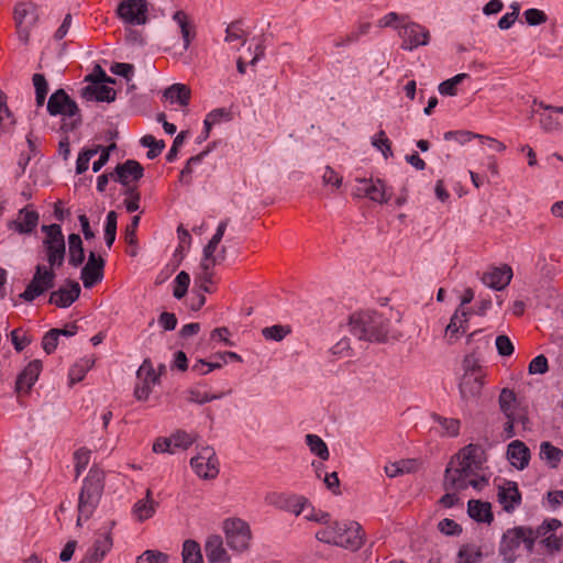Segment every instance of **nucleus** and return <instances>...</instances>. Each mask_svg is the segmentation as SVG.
<instances>
[{"instance_id":"nucleus-1","label":"nucleus","mask_w":563,"mask_h":563,"mask_svg":"<svg viewBox=\"0 0 563 563\" xmlns=\"http://www.w3.org/2000/svg\"><path fill=\"white\" fill-rule=\"evenodd\" d=\"M481 470L482 461L478 457V446L468 444L461 449L445 468L442 485L446 494L440 498V504L445 508L453 507L459 500L457 492L464 490L468 486L478 490L486 486L487 479L479 474Z\"/></svg>"},{"instance_id":"nucleus-2","label":"nucleus","mask_w":563,"mask_h":563,"mask_svg":"<svg viewBox=\"0 0 563 563\" xmlns=\"http://www.w3.org/2000/svg\"><path fill=\"white\" fill-rule=\"evenodd\" d=\"M544 525L533 529L529 526H517L507 529L500 539L498 553L503 558L504 563H515L517 561L516 551L522 544L528 553L534 550L536 541L544 536Z\"/></svg>"},{"instance_id":"nucleus-3","label":"nucleus","mask_w":563,"mask_h":563,"mask_svg":"<svg viewBox=\"0 0 563 563\" xmlns=\"http://www.w3.org/2000/svg\"><path fill=\"white\" fill-rule=\"evenodd\" d=\"M349 327L360 340L384 342L389 332V320L376 311H357L350 316Z\"/></svg>"},{"instance_id":"nucleus-4","label":"nucleus","mask_w":563,"mask_h":563,"mask_svg":"<svg viewBox=\"0 0 563 563\" xmlns=\"http://www.w3.org/2000/svg\"><path fill=\"white\" fill-rule=\"evenodd\" d=\"M103 472L99 468L89 470L79 493L77 526H81V520L89 519L95 512L103 492Z\"/></svg>"},{"instance_id":"nucleus-5","label":"nucleus","mask_w":563,"mask_h":563,"mask_svg":"<svg viewBox=\"0 0 563 563\" xmlns=\"http://www.w3.org/2000/svg\"><path fill=\"white\" fill-rule=\"evenodd\" d=\"M47 111L51 115H62L75 118L69 124L64 123L62 129L66 131L75 130L81 124V115L75 100H73L64 89L54 91L47 101Z\"/></svg>"},{"instance_id":"nucleus-6","label":"nucleus","mask_w":563,"mask_h":563,"mask_svg":"<svg viewBox=\"0 0 563 563\" xmlns=\"http://www.w3.org/2000/svg\"><path fill=\"white\" fill-rule=\"evenodd\" d=\"M228 547L239 553L250 548L252 533L249 523L240 518L227 519L223 523Z\"/></svg>"},{"instance_id":"nucleus-7","label":"nucleus","mask_w":563,"mask_h":563,"mask_svg":"<svg viewBox=\"0 0 563 563\" xmlns=\"http://www.w3.org/2000/svg\"><path fill=\"white\" fill-rule=\"evenodd\" d=\"M55 285V273L53 269L44 265H36L35 273L26 286L25 290L20 294V298L25 301H33L36 297L43 295L46 290L52 289Z\"/></svg>"},{"instance_id":"nucleus-8","label":"nucleus","mask_w":563,"mask_h":563,"mask_svg":"<svg viewBox=\"0 0 563 563\" xmlns=\"http://www.w3.org/2000/svg\"><path fill=\"white\" fill-rule=\"evenodd\" d=\"M334 529L338 530L336 545L351 551L358 550L364 543V533L358 522L334 521Z\"/></svg>"},{"instance_id":"nucleus-9","label":"nucleus","mask_w":563,"mask_h":563,"mask_svg":"<svg viewBox=\"0 0 563 563\" xmlns=\"http://www.w3.org/2000/svg\"><path fill=\"white\" fill-rule=\"evenodd\" d=\"M14 19L19 37L26 43L29 41L30 29L34 26L40 19L37 5L33 2H21L16 4Z\"/></svg>"},{"instance_id":"nucleus-10","label":"nucleus","mask_w":563,"mask_h":563,"mask_svg":"<svg viewBox=\"0 0 563 563\" xmlns=\"http://www.w3.org/2000/svg\"><path fill=\"white\" fill-rule=\"evenodd\" d=\"M148 3L146 0H122L117 9L118 16L131 25H143L147 22Z\"/></svg>"},{"instance_id":"nucleus-11","label":"nucleus","mask_w":563,"mask_h":563,"mask_svg":"<svg viewBox=\"0 0 563 563\" xmlns=\"http://www.w3.org/2000/svg\"><path fill=\"white\" fill-rule=\"evenodd\" d=\"M195 473L203 479H213L219 474V462L212 448L206 446L190 460Z\"/></svg>"},{"instance_id":"nucleus-12","label":"nucleus","mask_w":563,"mask_h":563,"mask_svg":"<svg viewBox=\"0 0 563 563\" xmlns=\"http://www.w3.org/2000/svg\"><path fill=\"white\" fill-rule=\"evenodd\" d=\"M399 36L402 38L401 48L406 51L428 45L430 41V32L415 22L405 24L399 31Z\"/></svg>"},{"instance_id":"nucleus-13","label":"nucleus","mask_w":563,"mask_h":563,"mask_svg":"<svg viewBox=\"0 0 563 563\" xmlns=\"http://www.w3.org/2000/svg\"><path fill=\"white\" fill-rule=\"evenodd\" d=\"M266 500L277 509L289 511L297 517L307 510L309 504L303 496L287 494H272L266 497Z\"/></svg>"},{"instance_id":"nucleus-14","label":"nucleus","mask_w":563,"mask_h":563,"mask_svg":"<svg viewBox=\"0 0 563 563\" xmlns=\"http://www.w3.org/2000/svg\"><path fill=\"white\" fill-rule=\"evenodd\" d=\"M136 376L142 380L135 386L134 396L137 400H146L152 393V387L157 383L158 376L150 360H144L136 372Z\"/></svg>"},{"instance_id":"nucleus-15","label":"nucleus","mask_w":563,"mask_h":563,"mask_svg":"<svg viewBox=\"0 0 563 563\" xmlns=\"http://www.w3.org/2000/svg\"><path fill=\"white\" fill-rule=\"evenodd\" d=\"M358 186L355 189L357 196H364L372 201L385 203L390 199V195L386 191V186L380 179H357Z\"/></svg>"},{"instance_id":"nucleus-16","label":"nucleus","mask_w":563,"mask_h":563,"mask_svg":"<svg viewBox=\"0 0 563 563\" xmlns=\"http://www.w3.org/2000/svg\"><path fill=\"white\" fill-rule=\"evenodd\" d=\"M38 219V213L31 206H25L19 210L14 220L8 222V229L19 234H30L37 227Z\"/></svg>"},{"instance_id":"nucleus-17","label":"nucleus","mask_w":563,"mask_h":563,"mask_svg":"<svg viewBox=\"0 0 563 563\" xmlns=\"http://www.w3.org/2000/svg\"><path fill=\"white\" fill-rule=\"evenodd\" d=\"M104 260L90 252L86 265L81 269V280L85 288H91L103 277Z\"/></svg>"},{"instance_id":"nucleus-18","label":"nucleus","mask_w":563,"mask_h":563,"mask_svg":"<svg viewBox=\"0 0 563 563\" xmlns=\"http://www.w3.org/2000/svg\"><path fill=\"white\" fill-rule=\"evenodd\" d=\"M80 292L79 284L68 279L65 286L51 292L48 301L59 308H67L79 298Z\"/></svg>"},{"instance_id":"nucleus-19","label":"nucleus","mask_w":563,"mask_h":563,"mask_svg":"<svg viewBox=\"0 0 563 563\" xmlns=\"http://www.w3.org/2000/svg\"><path fill=\"white\" fill-rule=\"evenodd\" d=\"M144 168L135 159H128L122 164H118L112 178L123 186H128L131 180H139L143 177Z\"/></svg>"},{"instance_id":"nucleus-20","label":"nucleus","mask_w":563,"mask_h":563,"mask_svg":"<svg viewBox=\"0 0 563 563\" xmlns=\"http://www.w3.org/2000/svg\"><path fill=\"white\" fill-rule=\"evenodd\" d=\"M511 278V267L508 265H504L503 267H495L484 273L482 276V282L484 285L492 289L501 290L509 285Z\"/></svg>"},{"instance_id":"nucleus-21","label":"nucleus","mask_w":563,"mask_h":563,"mask_svg":"<svg viewBox=\"0 0 563 563\" xmlns=\"http://www.w3.org/2000/svg\"><path fill=\"white\" fill-rule=\"evenodd\" d=\"M483 378L484 374H463L459 384V390L464 401L474 400L479 397L484 385Z\"/></svg>"},{"instance_id":"nucleus-22","label":"nucleus","mask_w":563,"mask_h":563,"mask_svg":"<svg viewBox=\"0 0 563 563\" xmlns=\"http://www.w3.org/2000/svg\"><path fill=\"white\" fill-rule=\"evenodd\" d=\"M42 369V363L38 360H34L30 362L25 368L19 374L16 383H15V389L18 393H29L32 388V386L35 384V382L38 378V375Z\"/></svg>"},{"instance_id":"nucleus-23","label":"nucleus","mask_w":563,"mask_h":563,"mask_svg":"<svg viewBox=\"0 0 563 563\" xmlns=\"http://www.w3.org/2000/svg\"><path fill=\"white\" fill-rule=\"evenodd\" d=\"M507 459L517 470H523L530 461V450L520 440L510 442L507 446Z\"/></svg>"},{"instance_id":"nucleus-24","label":"nucleus","mask_w":563,"mask_h":563,"mask_svg":"<svg viewBox=\"0 0 563 563\" xmlns=\"http://www.w3.org/2000/svg\"><path fill=\"white\" fill-rule=\"evenodd\" d=\"M112 545L113 541L110 530L99 532L97 533L96 539L91 548L87 551L86 555L93 560L96 563H101L108 552L112 549Z\"/></svg>"},{"instance_id":"nucleus-25","label":"nucleus","mask_w":563,"mask_h":563,"mask_svg":"<svg viewBox=\"0 0 563 563\" xmlns=\"http://www.w3.org/2000/svg\"><path fill=\"white\" fill-rule=\"evenodd\" d=\"M208 563H230V555L223 547L220 536H211L205 544Z\"/></svg>"},{"instance_id":"nucleus-26","label":"nucleus","mask_w":563,"mask_h":563,"mask_svg":"<svg viewBox=\"0 0 563 563\" xmlns=\"http://www.w3.org/2000/svg\"><path fill=\"white\" fill-rule=\"evenodd\" d=\"M80 96L87 101H106L112 102L115 100L117 92L106 85H87L80 89Z\"/></svg>"},{"instance_id":"nucleus-27","label":"nucleus","mask_w":563,"mask_h":563,"mask_svg":"<svg viewBox=\"0 0 563 563\" xmlns=\"http://www.w3.org/2000/svg\"><path fill=\"white\" fill-rule=\"evenodd\" d=\"M498 501L507 512H511L520 504L521 495L515 482H508L499 487Z\"/></svg>"},{"instance_id":"nucleus-28","label":"nucleus","mask_w":563,"mask_h":563,"mask_svg":"<svg viewBox=\"0 0 563 563\" xmlns=\"http://www.w3.org/2000/svg\"><path fill=\"white\" fill-rule=\"evenodd\" d=\"M468 316L470 312L461 308L456 309V311L453 313L450 323L445 328V336L448 338L450 343H452L453 340L457 338V333L460 330L465 332V324L468 321Z\"/></svg>"},{"instance_id":"nucleus-29","label":"nucleus","mask_w":563,"mask_h":563,"mask_svg":"<svg viewBox=\"0 0 563 563\" xmlns=\"http://www.w3.org/2000/svg\"><path fill=\"white\" fill-rule=\"evenodd\" d=\"M157 503L152 498L151 489L146 490L145 498L136 501L133 506V514L140 521H144L154 516Z\"/></svg>"},{"instance_id":"nucleus-30","label":"nucleus","mask_w":563,"mask_h":563,"mask_svg":"<svg viewBox=\"0 0 563 563\" xmlns=\"http://www.w3.org/2000/svg\"><path fill=\"white\" fill-rule=\"evenodd\" d=\"M467 512L471 518L479 522L490 523L494 519L489 503L470 500L467 504Z\"/></svg>"},{"instance_id":"nucleus-31","label":"nucleus","mask_w":563,"mask_h":563,"mask_svg":"<svg viewBox=\"0 0 563 563\" xmlns=\"http://www.w3.org/2000/svg\"><path fill=\"white\" fill-rule=\"evenodd\" d=\"M49 269L60 267L65 260L66 245L60 243L43 244Z\"/></svg>"},{"instance_id":"nucleus-32","label":"nucleus","mask_w":563,"mask_h":563,"mask_svg":"<svg viewBox=\"0 0 563 563\" xmlns=\"http://www.w3.org/2000/svg\"><path fill=\"white\" fill-rule=\"evenodd\" d=\"M419 467L417 460H400L385 466V473L388 477H396L402 474L415 472Z\"/></svg>"},{"instance_id":"nucleus-33","label":"nucleus","mask_w":563,"mask_h":563,"mask_svg":"<svg viewBox=\"0 0 563 563\" xmlns=\"http://www.w3.org/2000/svg\"><path fill=\"white\" fill-rule=\"evenodd\" d=\"M165 97L170 102H178L180 106H187L190 99V89L184 84H174L165 90Z\"/></svg>"},{"instance_id":"nucleus-34","label":"nucleus","mask_w":563,"mask_h":563,"mask_svg":"<svg viewBox=\"0 0 563 563\" xmlns=\"http://www.w3.org/2000/svg\"><path fill=\"white\" fill-rule=\"evenodd\" d=\"M563 451L544 441L540 444V459L545 461L551 467L555 468L561 462Z\"/></svg>"},{"instance_id":"nucleus-35","label":"nucleus","mask_w":563,"mask_h":563,"mask_svg":"<svg viewBox=\"0 0 563 563\" xmlns=\"http://www.w3.org/2000/svg\"><path fill=\"white\" fill-rule=\"evenodd\" d=\"M173 20L179 25L181 36L184 40V47L187 49L190 45L191 40L195 36V33L191 31L192 25L188 19V15L184 11H177L173 15Z\"/></svg>"},{"instance_id":"nucleus-36","label":"nucleus","mask_w":563,"mask_h":563,"mask_svg":"<svg viewBox=\"0 0 563 563\" xmlns=\"http://www.w3.org/2000/svg\"><path fill=\"white\" fill-rule=\"evenodd\" d=\"M223 120H231V112L225 110L224 108H218L209 112L203 121L205 139H208L211 128Z\"/></svg>"},{"instance_id":"nucleus-37","label":"nucleus","mask_w":563,"mask_h":563,"mask_svg":"<svg viewBox=\"0 0 563 563\" xmlns=\"http://www.w3.org/2000/svg\"><path fill=\"white\" fill-rule=\"evenodd\" d=\"M184 563H203L200 545L194 540H186L183 545Z\"/></svg>"},{"instance_id":"nucleus-38","label":"nucleus","mask_w":563,"mask_h":563,"mask_svg":"<svg viewBox=\"0 0 563 563\" xmlns=\"http://www.w3.org/2000/svg\"><path fill=\"white\" fill-rule=\"evenodd\" d=\"M198 439L197 433H188L184 430H177L169 437L172 445L177 449L187 450Z\"/></svg>"},{"instance_id":"nucleus-39","label":"nucleus","mask_w":563,"mask_h":563,"mask_svg":"<svg viewBox=\"0 0 563 563\" xmlns=\"http://www.w3.org/2000/svg\"><path fill=\"white\" fill-rule=\"evenodd\" d=\"M306 443L309 446L310 451L319 456L322 461H327L329 459V450L325 442L316 434H307Z\"/></svg>"},{"instance_id":"nucleus-40","label":"nucleus","mask_w":563,"mask_h":563,"mask_svg":"<svg viewBox=\"0 0 563 563\" xmlns=\"http://www.w3.org/2000/svg\"><path fill=\"white\" fill-rule=\"evenodd\" d=\"M457 563H478L482 559V552L479 548L466 544L461 547L457 553Z\"/></svg>"},{"instance_id":"nucleus-41","label":"nucleus","mask_w":563,"mask_h":563,"mask_svg":"<svg viewBox=\"0 0 563 563\" xmlns=\"http://www.w3.org/2000/svg\"><path fill=\"white\" fill-rule=\"evenodd\" d=\"M141 144L144 147H148L146 156L150 159L157 157L165 147V142L163 140L157 141L153 135L150 134L144 135L141 139Z\"/></svg>"},{"instance_id":"nucleus-42","label":"nucleus","mask_w":563,"mask_h":563,"mask_svg":"<svg viewBox=\"0 0 563 563\" xmlns=\"http://www.w3.org/2000/svg\"><path fill=\"white\" fill-rule=\"evenodd\" d=\"M468 75L465 73L457 74L450 79L442 81L439 85V92L443 96H455L457 90L456 86L461 84Z\"/></svg>"},{"instance_id":"nucleus-43","label":"nucleus","mask_w":563,"mask_h":563,"mask_svg":"<svg viewBox=\"0 0 563 563\" xmlns=\"http://www.w3.org/2000/svg\"><path fill=\"white\" fill-rule=\"evenodd\" d=\"M101 145H96L91 148L82 150L76 162V173L82 174L88 169L90 159L99 153Z\"/></svg>"},{"instance_id":"nucleus-44","label":"nucleus","mask_w":563,"mask_h":563,"mask_svg":"<svg viewBox=\"0 0 563 563\" xmlns=\"http://www.w3.org/2000/svg\"><path fill=\"white\" fill-rule=\"evenodd\" d=\"M42 231L45 233L43 244L60 243L65 244L64 234L59 224L43 225Z\"/></svg>"},{"instance_id":"nucleus-45","label":"nucleus","mask_w":563,"mask_h":563,"mask_svg":"<svg viewBox=\"0 0 563 563\" xmlns=\"http://www.w3.org/2000/svg\"><path fill=\"white\" fill-rule=\"evenodd\" d=\"M214 252L212 249L203 247V256L197 272L214 274L213 268L219 262V257L214 255Z\"/></svg>"},{"instance_id":"nucleus-46","label":"nucleus","mask_w":563,"mask_h":563,"mask_svg":"<svg viewBox=\"0 0 563 563\" xmlns=\"http://www.w3.org/2000/svg\"><path fill=\"white\" fill-rule=\"evenodd\" d=\"M214 252L212 249L203 247V256L197 272L214 274L213 268L219 262V257L214 255Z\"/></svg>"},{"instance_id":"nucleus-47","label":"nucleus","mask_w":563,"mask_h":563,"mask_svg":"<svg viewBox=\"0 0 563 563\" xmlns=\"http://www.w3.org/2000/svg\"><path fill=\"white\" fill-rule=\"evenodd\" d=\"M174 283L173 295L175 298L181 299L187 294L190 284V276L187 272L181 271L177 274Z\"/></svg>"},{"instance_id":"nucleus-48","label":"nucleus","mask_w":563,"mask_h":563,"mask_svg":"<svg viewBox=\"0 0 563 563\" xmlns=\"http://www.w3.org/2000/svg\"><path fill=\"white\" fill-rule=\"evenodd\" d=\"M289 332L290 329L288 327L280 324L266 327L262 330V334L266 340H272L276 342L282 341Z\"/></svg>"},{"instance_id":"nucleus-49","label":"nucleus","mask_w":563,"mask_h":563,"mask_svg":"<svg viewBox=\"0 0 563 563\" xmlns=\"http://www.w3.org/2000/svg\"><path fill=\"white\" fill-rule=\"evenodd\" d=\"M498 402L500 410L505 413V416H512L511 408L516 402V395L512 390L504 388L500 391Z\"/></svg>"},{"instance_id":"nucleus-50","label":"nucleus","mask_w":563,"mask_h":563,"mask_svg":"<svg viewBox=\"0 0 563 563\" xmlns=\"http://www.w3.org/2000/svg\"><path fill=\"white\" fill-rule=\"evenodd\" d=\"M59 336V329H51L45 333L42 339V346L47 354H52L56 350Z\"/></svg>"},{"instance_id":"nucleus-51","label":"nucleus","mask_w":563,"mask_h":563,"mask_svg":"<svg viewBox=\"0 0 563 563\" xmlns=\"http://www.w3.org/2000/svg\"><path fill=\"white\" fill-rule=\"evenodd\" d=\"M76 477H79L82 471L88 466L90 461V451L79 449L74 454Z\"/></svg>"},{"instance_id":"nucleus-52","label":"nucleus","mask_w":563,"mask_h":563,"mask_svg":"<svg viewBox=\"0 0 563 563\" xmlns=\"http://www.w3.org/2000/svg\"><path fill=\"white\" fill-rule=\"evenodd\" d=\"M373 146L382 152L385 158L393 156L391 145L384 131H379L372 141Z\"/></svg>"},{"instance_id":"nucleus-53","label":"nucleus","mask_w":563,"mask_h":563,"mask_svg":"<svg viewBox=\"0 0 563 563\" xmlns=\"http://www.w3.org/2000/svg\"><path fill=\"white\" fill-rule=\"evenodd\" d=\"M434 420L438 421L448 435L455 437L460 431V420L453 418H442L434 415Z\"/></svg>"},{"instance_id":"nucleus-54","label":"nucleus","mask_w":563,"mask_h":563,"mask_svg":"<svg viewBox=\"0 0 563 563\" xmlns=\"http://www.w3.org/2000/svg\"><path fill=\"white\" fill-rule=\"evenodd\" d=\"M464 374L481 375L484 374L483 368L479 364V360L474 353L468 354L463 360Z\"/></svg>"},{"instance_id":"nucleus-55","label":"nucleus","mask_w":563,"mask_h":563,"mask_svg":"<svg viewBox=\"0 0 563 563\" xmlns=\"http://www.w3.org/2000/svg\"><path fill=\"white\" fill-rule=\"evenodd\" d=\"M338 530L334 529V522H329L327 528L319 530L316 533V538L324 543L336 545Z\"/></svg>"},{"instance_id":"nucleus-56","label":"nucleus","mask_w":563,"mask_h":563,"mask_svg":"<svg viewBox=\"0 0 563 563\" xmlns=\"http://www.w3.org/2000/svg\"><path fill=\"white\" fill-rule=\"evenodd\" d=\"M523 15L526 22L531 26L540 25L548 21V15L543 11L534 8L526 10Z\"/></svg>"},{"instance_id":"nucleus-57","label":"nucleus","mask_w":563,"mask_h":563,"mask_svg":"<svg viewBox=\"0 0 563 563\" xmlns=\"http://www.w3.org/2000/svg\"><path fill=\"white\" fill-rule=\"evenodd\" d=\"M90 366H91L90 360H85L84 363L75 364L69 371L70 383L75 384V383L80 382L85 377V375Z\"/></svg>"},{"instance_id":"nucleus-58","label":"nucleus","mask_w":563,"mask_h":563,"mask_svg":"<svg viewBox=\"0 0 563 563\" xmlns=\"http://www.w3.org/2000/svg\"><path fill=\"white\" fill-rule=\"evenodd\" d=\"M168 556L159 551L147 550L137 558L136 563H167Z\"/></svg>"},{"instance_id":"nucleus-59","label":"nucleus","mask_w":563,"mask_h":563,"mask_svg":"<svg viewBox=\"0 0 563 563\" xmlns=\"http://www.w3.org/2000/svg\"><path fill=\"white\" fill-rule=\"evenodd\" d=\"M510 8L512 11L503 15L498 21V26L501 30H508L509 27H511V25L515 23L519 15L520 5L517 2L512 3Z\"/></svg>"},{"instance_id":"nucleus-60","label":"nucleus","mask_w":563,"mask_h":563,"mask_svg":"<svg viewBox=\"0 0 563 563\" xmlns=\"http://www.w3.org/2000/svg\"><path fill=\"white\" fill-rule=\"evenodd\" d=\"M549 369L548 360L544 355L540 354L536 356L528 366V372L531 375L544 374Z\"/></svg>"},{"instance_id":"nucleus-61","label":"nucleus","mask_w":563,"mask_h":563,"mask_svg":"<svg viewBox=\"0 0 563 563\" xmlns=\"http://www.w3.org/2000/svg\"><path fill=\"white\" fill-rule=\"evenodd\" d=\"M213 274L197 272L195 274V286L201 292H211L210 284H212Z\"/></svg>"},{"instance_id":"nucleus-62","label":"nucleus","mask_w":563,"mask_h":563,"mask_svg":"<svg viewBox=\"0 0 563 563\" xmlns=\"http://www.w3.org/2000/svg\"><path fill=\"white\" fill-rule=\"evenodd\" d=\"M472 139H476V133L470 131H449L444 133L445 141L454 140L462 145L466 144Z\"/></svg>"},{"instance_id":"nucleus-63","label":"nucleus","mask_w":563,"mask_h":563,"mask_svg":"<svg viewBox=\"0 0 563 563\" xmlns=\"http://www.w3.org/2000/svg\"><path fill=\"white\" fill-rule=\"evenodd\" d=\"M10 335L12 344L18 352H21L31 343V339L21 329L13 330Z\"/></svg>"},{"instance_id":"nucleus-64","label":"nucleus","mask_w":563,"mask_h":563,"mask_svg":"<svg viewBox=\"0 0 563 563\" xmlns=\"http://www.w3.org/2000/svg\"><path fill=\"white\" fill-rule=\"evenodd\" d=\"M303 518L308 521H314L323 525H328L330 522V515L322 510H317L313 507H310L308 511L305 510Z\"/></svg>"}]
</instances>
